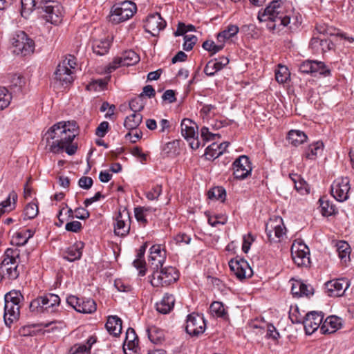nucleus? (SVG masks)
Returning <instances> with one entry per match:
<instances>
[{"instance_id": "nucleus-47", "label": "nucleus", "mask_w": 354, "mask_h": 354, "mask_svg": "<svg viewBox=\"0 0 354 354\" xmlns=\"http://www.w3.org/2000/svg\"><path fill=\"white\" fill-rule=\"evenodd\" d=\"M208 198L209 199L221 200L223 202L225 199L226 192L222 187H215L208 191Z\"/></svg>"}, {"instance_id": "nucleus-61", "label": "nucleus", "mask_w": 354, "mask_h": 354, "mask_svg": "<svg viewBox=\"0 0 354 354\" xmlns=\"http://www.w3.org/2000/svg\"><path fill=\"white\" fill-rule=\"evenodd\" d=\"M78 185L81 188L89 189L93 185V179L88 176H82L79 179Z\"/></svg>"}, {"instance_id": "nucleus-31", "label": "nucleus", "mask_w": 354, "mask_h": 354, "mask_svg": "<svg viewBox=\"0 0 354 354\" xmlns=\"http://www.w3.org/2000/svg\"><path fill=\"white\" fill-rule=\"evenodd\" d=\"M45 311L53 313L60 304V298L58 295L48 293L42 296Z\"/></svg>"}, {"instance_id": "nucleus-48", "label": "nucleus", "mask_w": 354, "mask_h": 354, "mask_svg": "<svg viewBox=\"0 0 354 354\" xmlns=\"http://www.w3.org/2000/svg\"><path fill=\"white\" fill-rule=\"evenodd\" d=\"M11 94L6 87H0V109L7 107L11 100Z\"/></svg>"}, {"instance_id": "nucleus-11", "label": "nucleus", "mask_w": 354, "mask_h": 354, "mask_svg": "<svg viewBox=\"0 0 354 354\" xmlns=\"http://www.w3.org/2000/svg\"><path fill=\"white\" fill-rule=\"evenodd\" d=\"M67 130L64 133V136L60 137L57 140L59 145L63 146V150L65 149L67 154L72 156L75 153L77 149V145L73 144V141L77 134L76 122L73 121L71 129H67Z\"/></svg>"}, {"instance_id": "nucleus-10", "label": "nucleus", "mask_w": 354, "mask_h": 354, "mask_svg": "<svg viewBox=\"0 0 354 354\" xmlns=\"http://www.w3.org/2000/svg\"><path fill=\"white\" fill-rule=\"evenodd\" d=\"M205 321L199 314L192 313L187 317L185 330L191 336L198 337L205 330Z\"/></svg>"}, {"instance_id": "nucleus-1", "label": "nucleus", "mask_w": 354, "mask_h": 354, "mask_svg": "<svg viewBox=\"0 0 354 354\" xmlns=\"http://www.w3.org/2000/svg\"><path fill=\"white\" fill-rule=\"evenodd\" d=\"M281 2L282 0H273L262 12H259L258 19L268 21L267 27L270 30H274L277 25L286 26L290 23V16L283 13Z\"/></svg>"}, {"instance_id": "nucleus-33", "label": "nucleus", "mask_w": 354, "mask_h": 354, "mask_svg": "<svg viewBox=\"0 0 354 354\" xmlns=\"http://www.w3.org/2000/svg\"><path fill=\"white\" fill-rule=\"evenodd\" d=\"M324 148L322 142L317 141L310 145L306 149L304 156L307 159L315 160L319 154H321Z\"/></svg>"}, {"instance_id": "nucleus-46", "label": "nucleus", "mask_w": 354, "mask_h": 354, "mask_svg": "<svg viewBox=\"0 0 354 354\" xmlns=\"http://www.w3.org/2000/svg\"><path fill=\"white\" fill-rule=\"evenodd\" d=\"M290 75L288 68L285 66L279 64L278 69L275 72L276 80L280 84L285 83L290 78Z\"/></svg>"}, {"instance_id": "nucleus-50", "label": "nucleus", "mask_w": 354, "mask_h": 354, "mask_svg": "<svg viewBox=\"0 0 354 354\" xmlns=\"http://www.w3.org/2000/svg\"><path fill=\"white\" fill-rule=\"evenodd\" d=\"M37 205L34 203H30L24 208V215L25 218L32 219L38 214Z\"/></svg>"}, {"instance_id": "nucleus-14", "label": "nucleus", "mask_w": 354, "mask_h": 354, "mask_svg": "<svg viewBox=\"0 0 354 354\" xmlns=\"http://www.w3.org/2000/svg\"><path fill=\"white\" fill-rule=\"evenodd\" d=\"M131 219L129 213L126 208L119 210L114 223V233L120 236H127L130 230Z\"/></svg>"}, {"instance_id": "nucleus-8", "label": "nucleus", "mask_w": 354, "mask_h": 354, "mask_svg": "<svg viewBox=\"0 0 354 354\" xmlns=\"http://www.w3.org/2000/svg\"><path fill=\"white\" fill-rule=\"evenodd\" d=\"M39 10L43 18L52 24H57L62 21V7L57 1H44Z\"/></svg>"}, {"instance_id": "nucleus-24", "label": "nucleus", "mask_w": 354, "mask_h": 354, "mask_svg": "<svg viewBox=\"0 0 354 354\" xmlns=\"http://www.w3.org/2000/svg\"><path fill=\"white\" fill-rule=\"evenodd\" d=\"M291 292L294 297H310L313 295L314 289L310 285L304 283L300 280H295L292 283Z\"/></svg>"}, {"instance_id": "nucleus-38", "label": "nucleus", "mask_w": 354, "mask_h": 354, "mask_svg": "<svg viewBox=\"0 0 354 354\" xmlns=\"http://www.w3.org/2000/svg\"><path fill=\"white\" fill-rule=\"evenodd\" d=\"M288 139L292 145L297 147L306 141L307 136L301 131L291 130L288 133Z\"/></svg>"}, {"instance_id": "nucleus-22", "label": "nucleus", "mask_w": 354, "mask_h": 354, "mask_svg": "<svg viewBox=\"0 0 354 354\" xmlns=\"http://www.w3.org/2000/svg\"><path fill=\"white\" fill-rule=\"evenodd\" d=\"M64 64H59L55 72V78L62 85H68L74 80L73 71L64 66Z\"/></svg>"}, {"instance_id": "nucleus-17", "label": "nucleus", "mask_w": 354, "mask_h": 354, "mask_svg": "<svg viewBox=\"0 0 354 354\" xmlns=\"http://www.w3.org/2000/svg\"><path fill=\"white\" fill-rule=\"evenodd\" d=\"M324 319V315L322 312L311 311L308 313L304 317V328L307 335L313 334L315 330L321 327Z\"/></svg>"}, {"instance_id": "nucleus-37", "label": "nucleus", "mask_w": 354, "mask_h": 354, "mask_svg": "<svg viewBox=\"0 0 354 354\" xmlns=\"http://www.w3.org/2000/svg\"><path fill=\"white\" fill-rule=\"evenodd\" d=\"M17 199V194L15 192H11L6 200L0 203V216L7 211H10L15 207V203Z\"/></svg>"}, {"instance_id": "nucleus-44", "label": "nucleus", "mask_w": 354, "mask_h": 354, "mask_svg": "<svg viewBox=\"0 0 354 354\" xmlns=\"http://www.w3.org/2000/svg\"><path fill=\"white\" fill-rule=\"evenodd\" d=\"M33 235L34 231L30 229L17 233L15 236L16 245L19 246L24 245Z\"/></svg>"}, {"instance_id": "nucleus-54", "label": "nucleus", "mask_w": 354, "mask_h": 354, "mask_svg": "<svg viewBox=\"0 0 354 354\" xmlns=\"http://www.w3.org/2000/svg\"><path fill=\"white\" fill-rule=\"evenodd\" d=\"M184 40L183 45V49L186 51H189L193 48L198 40V38L193 35H185L184 36Z\"/></svg>"}, {"instance_id": "nucleus-57", "label": "nucleus", "mask_w": 354, "mask_h": 354, "mask_svg": "<svg viewBox=\"0 0 354 354\" xmlns=\"http://www.w3.org/2000/svg\"><path fill=\"white\" fill-rule=\"evenodd\" d=\"M162 193V186L157 185L151 190L147 192L145 194L147 199L150 201L157 200Z\"/></svg>"}, {"instance_id": "nucleus-23", "label": "nucleus", "mask_w": 354, "mask_h": 354, "mask_svg": "<svg viewBox=\"0 0 354 354\" xmlns=\"http://www.w3.org/2000/svg\"><path fill=\"white\" fill-rule=\"evenodd\" d=\"M228 63L229 59L225 57L211 59L207 63L204 68V73L207 76H213L216 72L222 70Z\"/></svg>"}, {"instance_id": "nucleus-64", "label": "nucleus", "mask_w": 354, "mask_h": 354, "mask_svg": "<svg viewBox=\"0 0 354 354\" xmlns=\"http://www.w3.org/2000/svg\"><path fill=\"white\" fill-rule=\"evenodd\" d=\"M88 351H90L89 346H87V345L84 344H75L71 349V354L85 353Z\"/></svg>"}, {"instance_id": "nucleus-32", "label": "nucleus", "mask_w": 354, "mask_h": 354, "mask_svg": "<svg viewBox=\"0 0 354 354\" xmlns=\"http://www.w3.org/2000/svg\"><path fill=\"white\" fill-rule=\"evenodd\" d=\"M84 243L79 242L69 247L65 252L64 259L68 261H74L80 259L82 257V249Z\"/></svg>"}, {"instance_id": "nucleus-52", "label": "nucleus", "mask_w": 354, "mask_h": 354, "mask_svg": "<svg viewBox=\"0 0 354 354\" xmlns=\"http://www.w3.org/2000/svg\"><path fill=\"white\" fill-rule=\"evenodd\" d=\"M30 310L34 313H42L44 312V305L43 301L42 296L36 298L32 300L30 304Z\"/></svg>"}, {"instance_id": "nucleus-3", "label": "nucleus", "mask_w": 354, "mask_h": 354, "mask_svg": "<svg viewBox=\"0 0 354 354\" xmlns=\"http://www.w3.org/2000/svg\"><path fill=\"white\" fill-rule=\"evenodd\" d=\"M72 122H59L51 127L44 135L49 151L53 153H59L63 151V146L59 145L58 140L60 137L64 136V133L71 129Z\"/></svg>"}, {"instance_id": "nucleus-55", "label": "nucleus", "mask_w": 354, "mask_h": 354, "mask_svg": "<svg viewBox=\"0 0 354 354\" xmlns=\"http://www.w3.org/2000/svg\"><path fill=\"white\" fill-rule=\"evenodd\" d=\"M129 107L133 113H139L144 109L145 105L142 98H140V95L129 102Z\"/></svg>"}, {"instance_id": "nucleus-27", "label": "nucleus", "mask_w": 354, "mask_h": 354, "mask_svg": "<svg viewBox=\"0 0 354 354\" xmlns=\"http://www.w3.org/2000/svg\"><path fill=\"white\" fill-rule=\"evenodd\" d=\"M228 146L229 142H223L219 145L213 142L206 148L205 155L208 160L215 159L222 155Z\"/></svg>"}, {"instance_id": "nucleus-53", "label": "nucleus", "mask_w": 354, "mask_h": 354, "mask_svg": "<svg viewBox=\"0 0 354 354\" xmlns=\"http://www.w3.org/2000/svg\"><path fill=\"white\" fill-rule=\"evenodd\" d=\"M165 261V259H163L162 257H158L156 259H151L149 257V267L153 271V272L159 270V269L162 268V266Z\"/></svg>"}, {"instance_id": "nucleus-39", "label": "nucleus", "mask_w": 354, "mask_h": 354, "mask_svg": "<svg viewBox=\"0 0 354 354\" xmlns=\"http://www.w3.org/2000/svg\"><path fill=\"white\" fill-rule=\"evenodd\" d=\"M321 213L324 216H329L335 213V206L326 197H321L319 200Z\"/></svg>"}, {"instance_id": "nucleus-45", "label": "nucleus", "mask_w": 354, "mask_h": 354, "mask_svg": "<svg viewBox=\"0 0 354 354\" xmlns=\"http://www.w3.org/2000/svg\"><path fill=\"white\" fill-rule=\"evenodd\" d=\"M96 304L92 299H83L81 302V308H79V313H93L96 310Z\"/></svg>"}, {"instance_id": "nucleus-2", "label": "nucleus", "mask_w": 354, "mask_h": 354, "mask_svg": "<svg viewBox=\"0 0 354 354\" xmlns=\"http://www.w3.org/2000/svg\"><path fill=\"white\" fill-rule=\"evenodd\" d=\"M19 250L8 248L3 254V259L0 263V277L8 280H15L19 275L18 264L16 259L19 257Z\"/></svg>"}, {"instance_id": "nucleus-56", "label": "nucleus", "mask_w": 354, "mask_h": 354, "mask_svg": "<svg viewBox=\"0 0 354 354\" xmlns=\"http://www.w3.org/2000/svg\"><path fill=\"white\" fill-rule=\"evenodd\" d=\"M158 257H162L163 259H166V252L161 249L160 245H154L150 248L149 258H158Z\"/></svg>"}, {"instance_id": "nucleus-5", "label": "nucleus", "mask_w": 354, "mask_h": 354, "mask_svg": "<svg viewBox=\"0 0 354 354\" xmlns=\"http://www.w3.org/2000/svg\"><path fill=\"white\" fill-rule=\"evenodd\" d=\"M12 52L17 55L27 56L32 54L35 50V42L24 31L16 32L12 39Z\"/></svg>"}, {"instance_id": "nucleus-16", "label": "nucleus", "mask_w": 354, "mask_h": 354, "mask_svg": "<svg viewBox=\"0 0 354 354\" xmlns=\"http://www.w3.org/2000/svg\"><path fill=\"white\" fill-rule=\"evenodd\" d=\"M181 134L187 140H191L189 145L192 149H197L200 147V142L198 138H195L196 133L195 131V123L192 120L185 118L182 120L181 124Z\"/></svg>"}, {"instance_id": "nucleus-36", "label": "nucleus", "mask_w": 354, "mask_h": 354, "mask_svg": "<svg viewBox=\"0 0 354 354\" xmlns=\"http://www.w3.org/2000/svg\"><path fill=\"white\" fill-rule=\"evenodd\" d=\"M337 252L340 259L344 262L350 260L351 247L349 244L344 241H339L336 243Z\"/></svg>"}, {"instance_id": "nucleus-15", "label": "nucleus", "mask_w": 354, "mask_h": 354, "mask_svg": "<svg viewBox=\"0 0 354 354\" xmlns=\"http://www.w3.org/2000/svg\"><path fill=\"white\" fill-rule=\"evenodd\" d=\"M233 174L234 178L239 180L246 178L252 171L249 158L245 155L241 156L233 162Z\"/></svg>"}, {"instance_id": "nucleus-40", "label": "nucleus", "mask_w": 354, "mask_h": 354, "mask_svg": "<svg viewBox=\"0 0 354 354\" xmlns=\"http://www.w3.org/2000/svg\"><path fill=\"white\" fill-rule=\"evenodd\" d=\"M239 27L236 25H230L227 29L219 32L217 35L218 42L224 43L226 39H229L236 35L239 32Z\"/></svg>"}, {"instance_id": "nucleus-43", "label": "nucleus", "mask_w": 354, "mask_h": 354, "mask_svg": "<svg viewBox=\"0 0 354 354\" xmlns=\"http://www.w3.org/2000/svg\"><path fill=\"white\" fill-rule=\"evenodd\" d=\"M210 310L213 315L218 317L227 319V313L223 303L220 301H214L210 306Z\"/></svg>"}, {"instance_id": "nucleus-28", "label": "nucleus", "mask_w": 354, "mask_h": 354, "mask_svg": "<svg viewBox=\"0 0 354 354\" xmlns=\"http://www.w3.org/2000/svg\"><path fill=\"white\" fill-rule=\"evenodd\" d=\"M174 304V295L167 293L160 302L156 303V310L162 314H167L173 309Z\"/></svg>"}, {"instance_id": "nucleus-59", "label": "nucleus", "mask_w": 354, "mask_h": 354, "mask_svg": "<svg viewBox=\"0 0 354 354\" xmlns=\"http://www.w3.org/2000/svg\"><path fill=\"white\" fill-rule=\"evenodd\" d=\"M10 84L11 86L18 88V90H21L25 82L22 76L13 75L11 77Z\"/></svg>"}, {"instance_id": "nucleus-58", "label": "nucleus", "mask_w": 354, "mask_h": 354, "mask_svg": "<svg viewBox=\"0 0 354 354\" xmlns=\"http://www.w3.org/2000/svg\"><path fill=\"white\" fill-rule=\"evenodd\" d=\"M82 300L83 299L78 298L74 295H70L66 299L68 304L77 312H79V308H81V302Z\"/></svg>"}, {"instance_id": "nucleus-26", "label": "nucleus", "mask_w": 354, "mask_h": 354, "mask_svg": "<svg viewBox=\"0 0 354 354\" xmlns=\"http://www.w3.org/2000/svg\"><path fill=\"white\" fill-rule=\"evenodd\" d=\"M342 323L337 317L330 316L322 323L320 330L323 334H330L341 328Z\"/></svg>"}, {"instance_id": "nucleus-62", "label": "nucleus", "mask_w": 354, "mask_h": 354, "mask_svg": "<svg viewBox=\"0 0 354 354\" xmlns=\"http://www.w3.org/2000/svg\"><path fill=\"white\" fill-rule=\"evenodd\" d=\"M109 124L106 121L102 122L95 130V134L100 138L104 137L107 133Z\"/></svg>"}, {"instance_id": "nucleus-19", "label": "nucleus", "mask_w": 354, "mask_h": 354, "mask_svg": "<svg viewBox=\"0 0 354 354\" xmlns=\"http://www.w3.org/2000/svg\"><path fill=\"white\" fill-rule=\"evenodd\" d=\"M328 295L330 297H341L350 286L347 279L342 278L329 281L325 283Z\"/></svg>"}, {"instance_id": "nucleus-18", "label": "nucleus", "mask_w": 354, "mask_h": 354, "mask_svg": "<svg viewBox=\"0 0 354 354\" xmlns=\"http://www.w3.org/2000/svg\"><path fill=\"white\" fill-rule=\"evenodd\" d=\"M166 24V21L162 18L161 15L156 12L147 17L144 27L147 32L155 37L165 28Z\"/></svg>"}, {"instance_id": "nucleus-49", "label": "nucleus", "mask_w": 354, "mask_h": 354, "mask_svg": "<svg viewBox=\"0 0 354 354\" xmlns=\"http://www.w3.org/2000/svg\"><path fill=\"white\" fill-rule=\"evenodd\" d=\"M148 337L151 342L158 344L160 342L163 338V333L161 330H158L156 327H151L147 330Z\"/></svg>"}, {"instance_id": "nucleus-51", "label": "nucleus", "mask_w": 354, "mask_h": 354, "mask_svg": "<svg viewBox=\"0 0 354 354\" xmlns=\"http://www.w3.org/2000/svg\"><path fill=\"white\" fill-rule=\"evenodd\" d=\"M202 46L205 50L210 52L211 55H213L221 50L223 48L224 44L223 43L222 44L216 45L213 41L207 40L203 42Z\"/></svg>"}, {"instance_id": "nucleus-9", "label": "nucleus", "mask_w": 354, "mask_h": 354, "mask_svg": "<svg viewBox=\"0 0 354 354\" xmlns=\"http://www.w3.org/2000/svg\"><path fill=\"white\" fill-rule=\"evenodd\" d=\"M140 61V56L133 50L124 52L120 57L114 58L107 66V73H111L121 66H129L137 64Z\"/></svg>"}, {"instance_id": "nucleus-12", "label": "nucleus", "mask_w": 354, "mask_h": 354, "mask_svg": "<svg viewBox=\"0 0 354 354\" xmlns=\"http://www.w3.org/2000/svg\"><path fill=\"white\" fill-rule=\"evenodd\" d=\"M230 270L234 272L236 277L242 280L246 277H250L252 275V270L250 267L247 261L243 258L236 257L229 261Z\"/></svg>"}, {"instance_id": "nucleus-6", "label": "nucleus", "mask_w": 354, "mask_h": 354, "mask_svg": "<svg viewBox=\"0 0 354 354\" xmlns=\"http://www.w3.org/2000/svg\"><path fill=\"white\" fill-rule=\"evenodd\" d=\"M178 279V272L174 267L162 268L151 274V284L154 287L167 286Z\"/></svg>"}, {"instance_id": "nucleus-63", "label": "nucleus", "mask_w": 354, "mask_h": 354, "mask_svg": "<svg viewBox=\"0 0 354 354\" xmlns=\"http://www.w3.org/2000/svg\"><path fill=\"white\" fill-rule=\"evenodd\" d=\"M145 211L147 209L142 207H136L134 209L135 217L138 222L147 223V219L145 218Z\"/></svg>"}, {"instance_id": "nucleus-21", "label": "nucleus", "mask_w": 354, "mask_h": 354, "mask_svg": "<svg viewBox=\"0 0 354 354\" xmlns=\"http://www.w3.org/2000/svg\"><path fill=\"white\" fill-rule=\"evenodd\" d=\"M138 337L132 328H129L126 332V337L124 343V351L126 354H138Z\"/></svg>"}, {"instance_id": "nucleus-7", "label": "nucleus", "mask_w": 354, "mask_h": 354, "mask_svg": "<svg viewBox=\"0 0 354 354\" xmlns=\"http://www.w3.org/2000/svg\"><path fill=\"white\" fill-rule=\"evenodd\" d=\"M291 256L298 267L310 266V250L301 241H295L291 246Z\"/></svg>"}, {"instance_id": "nucleus-30", "label": "nucleus", "mask_w": 354, "mask_h": 354, "mask_svg": "<svg viewBox=\"0 0 354 354\" xmlns=\"http://www.w3.org/2000/svg\"><path fill=\"white\" fill-rule=\"evenodd\" d=\"M44 0H21V15L27 17L34 10H40Z\"/></svg>"}, {"instance_id": "nucleus-35", "label": "nucleus", "mask_w": 354, "mask_h": 354, "mask_svg": "<svg viewBox=\"0 0 354 354\" xmlns=\"http://www.w3.org/2000/svg\"><path fill=\"white\" fill-rule=\"evenodd\" d=\"M142 121V115L140 113H133L127 116L124 122V127L129 130L136 129Z\"/></svg>"}, {"instance_id": "nucleus-34", "label": "nucleus", "mask_w": 354, "mask_h": 354, "mask_svg": "<svg viewBox=\"0 0 354 354\" xmlns=\"http://www.w3.org/2000/svg\"><path fill=\"white\" fill-rule=\"evenodd\" d=\"M110 44L109 39L95 40L93 43V51L97 55H104L109 52Z\"/></svg>"}, {"instance_id": "nucleus-29", "label": "nucleus", "mask_w": 354, "mask_h": 354, "mask_svg": "<svg viewBox=\"0 0 354 354\" xmlns=\"http://www.w3.org/2000/svg\"><path fill=\"white\" fill-rule=\"evenodd\" d=\"M105 327L111 335L117 337L122 331V320L116 315L109 316Z\"/></svg>"}, {"instance_id": "nucleus-13", "label": "nucleus", "mask_w": 354, "mask_h": 354, "mask_svg": "<svg viewBox=\"0 0 354 354\" xmlns=\"http://www.w3.org/2000/svg\"><path fill=\"white\" fill-rule=\"evenodd\" d=\"M349 179L342 177L335 180L331 185V194L339 202H344L348 198L350 190Z\"/></svg>"}, {"instance_id": "nucleus-42", "label": "nucleus", "mask_w": 354, "mask_h": 354, "mask_svg": "<svg viewBox=\"0 0 354 354\" xmlns=\"http://www.w3.org/2000/svg\"><path fill=\"white\" fill-rule=\"evenodd\" d=\"M24 300V296L19 291L12 290L5 296V304H12L13 306H21L20 304Z\"/></svg>"}, {"instance_id": "nucleus-4", "label": "nucleus", "mask_w": 354, "mask_h": 354, "mask_svg": "<svg viewBox=\"0 0 354 354\" xmlns=\"http://www.w3.org/2000/svg\"><path fill=\"white\" fill-rule=\"evenodd\" d=\"M137 10V6L131 1H124L115 3L111 8L109 21L118 24L133 17Z\"/></svg>"}, {"instance_id": "nucleus-20", "label": "nucleus", "mask_w": 354, "mask_h": 354, "mask_svg": "<svg viewBox=\"0 0 354 354\" xmlns=\"http://www.w3.org/2000/svg\"><path fill=\"white\" fill-rule=\"evenodd\" d=\"M299 71L304 74H317L326 75L330 71L326 68L324 64L322 62L306 60L299 66Z\"/></svg>"}, {"instance_id": "nucleus-41", "label": "nucleus", "mask_w": 354, "mask_h": 354, "mask_svg": "<svg viewBox=\"0 0 354 354\" xmlns=\"http://www.w3.org/2000/svg\"><path fill=\"white\" fill-rule=\"evenodd\" d=\"M290 178L293 181L295 184V188L297 192L301 194L308 193V185L306 181L301 178L300 176L296 174H290Z\"/></svg>"}, {"instance_id": "nucleus-25", "label": "nucleus", "mask_w": 354, "mask_h": 354, "mask_svg": "<svg viewBox=\"0 0 354 354\" xmlns=\"http://www.w3.org/2000/svg\"><path fill=\"white\" fill-rule=\"evenodd\" d=\"M21 306H13L12 304H5L3 319L7 326L11 324L19 317Z\"/></svg>"}, {"instance_id": "nucleus-60", "label": "nucleus", "mask_w": 354, "mask_h": 354, "mask_svg": "<svg viewBox=\"0 0 354 354\" xmlns=\"http://www.w3.org/2000/svg\"><path fill=\"white\" fill-rule=\"evenodd\" d=\"M82 228V223L80 221H71L67 223L65 226V229L68 232H78Z\"/></svg>"}]
</instances>
